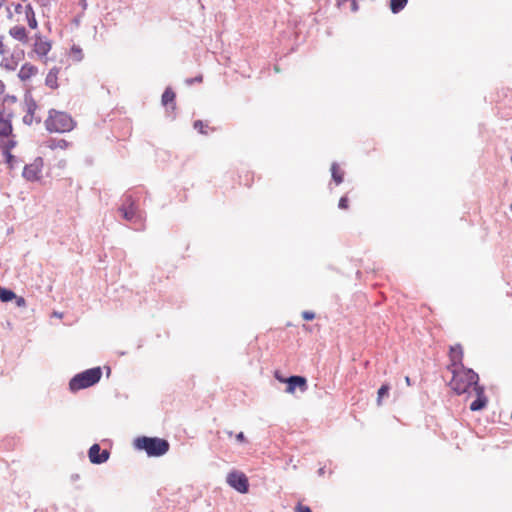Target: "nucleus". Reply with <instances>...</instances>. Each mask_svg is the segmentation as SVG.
Wrapping results in <instances>:
<instances>
[{"instance_id":"423d86ee","label":"nucleus","mask_w":512,"mask_h":512,"mask_svg":"<svg viewBox=\"0 0 512 512\" xmlns=\"http://www.w3.org/2000/svg\"><path fill=\"white\" fill-rule=\"evenodd\" d=\"M43 167L42 157H37L31 164H26L23 168L22 176L28 181H36L40 178Z\"/></svg>"},{"instance_id":"f8f14e48","label":"nucleus","mask_w":512,"mask_h":512,"mask_svg":"<svg viewBox=\"0 0 512 512\" xmlns=\"http://www.w3.org/2000/svg\"><path fill=\"white\" fill-rule=\"evenodd\" d=\"M118 211L121 213L122 217L128 222L136 223L141 219L139 209H128L126 206H120L118 208Z\"/></svg>"},{"instance_id":"603ef678","label":"nucleus","mask_w":512,"mask_h":512,"mask_svg":"<svg viewBox=\"0 0 512 512\" xmlns=\"http://www.w3.org/2000/svg\"><path fill=\"white\" fill-rule=\"evenodd\" d=\"M56 317H62V314H58L55 312Z\"/></svg>"},{"instance_id":"79ce46f5","label":"nucleus","mask_w":512,"mask_h":512,"mask_svg":"<svg viewBox=\"0 0 512 512\" xmlns=\"http://www.w3.org/2000/svg\"><path fill=\"white\" fill-rule=\"evenodd\" d=\"M22 9H23V6L20 3L15 5V12L16 13H21Z\"/></svg>"},{"instance_id":"8fccbe9b","label":"nucleus","mask_w":512,"mask_h":512,"mask_svg":"<svg viewBox=\"0 0 512 512\" xmlns=\"http://www.w3.org/2000/svg\"><path fill=\"white\" fill-rule=\"evenodd\" d=\"M38 1H39V3H40L41 5H43V6H44V5H46V4H45V0H38Z\"/></svg>"},{"instance_id":"cd10ccee","label":"nucleus","mask_w":512,"mask_h":512,"mask_svg":"<svg viewBox=\"0 0 512 512\" xmlns=\"http://www.w3.org/2000/svg\"><path fill=\"white\" fill-rule=\"evenodd\" d=\"M36 121L37 123H40L41 122V119L40 118H34V113H29V112H26V114L24 115L23 117V123L25 125H28L30 126L33 121Z\"/></svg>"},{"instance_id":"f3484780","label":"nucleus","mask_w":512,"mask_h":512,"mask_svg":"<svg viewBox=\"0 0 512 512\" xmlns=\"http://www.w3.org/2000/svg\"><path fill=\"white\" fill-rule=\"evenodd\" d=\"M175 98H176L175 92L172 90V88L167 87L162 94V98H161L162 105L167 108L171 107L174 110L176 107Z\"/></svg>"},{"instance_id":"4468645a","label":"nucleus","mask_w":512,"mask_h":512,"mask_svg":"<svg viewBox=\"0 0 512 512\" xmlns=\"http://www.w3.org/2000/svg\"><path fill=\"white\" fill-rule=\"evenodd\" d=\"M16 144L17 142L14 139H9L2 144L0 143V148L2 149L3 155L8 165H11V160H15V156L11 153V150L16 146Z\"/></svg>"},{"instance_id":"20e7f679","label":"nucleus","mask_w":512,"mask_h":512,"mask_svg":"<svg viewBox=\"0 0 512 512\" xmlns=\"http://www.w3.org/2000/svg\"><path fill=\"white\" fill-rule=\"evenodd\" d=\"M102 377L101 367H93L74 375L69 381V389L76 392L97 384Z\"/></svg>"},{"instance_id":"49530a36","label":"nucleus","mask_w":512,"mask_h":512,"mask_svg":"<svg viewBox=\"0 0 512 512\" xmlns=\"http://www.w3.org/2000/svg\"><path fill=\"white\" fill-rule=\"evenodd\" d=\"M72 49H73V51H75V53H79V54H81V53H82V51H81V49H80V48H76L75 46H73V48H72Z\"/></svg>"},{"instance_id":"2eb2a0df","label":"nucleus","mask_w":512,"mask_h":512,"mask_svg":"<svg viewBox=\"0 0 512 512\" xmlns=\"http://www.w3.org/2000/svg\"><path fill=\"white\" fill-rule=\"evenodd\" d=\"M9 35L23 44L28 42L27 31L24 26H13L9 30Z\"/></svg>"},{"instance_id":"bb28decb","label":"nucleus","mask_w":512,"mask_h":512,"mask_svg":"<svg viewBox=\"0 0 512 512\" xmlns=\"http://www.w3.org/2000/svg\"><path fill=\"white\" fill-rule=\"evenodd\" d=\"M193 127H194V129L198 130V132L203 135L208 134V131H207L208 125L205 124L202 120L194 121Z\"/></svg>"},{"instance_id":"7ed1b4c3","label":"nucleus","mask_w":512,"mask_h":512,"mask_svg":"<svg viewBox=\"0 0 512 512\" xmlns=\"http://www.w3.org/2000/svg\"><path fill=\"white\" fill-rule=\"evenodd\" d=\"M75 126V122L72 117L62 111L55 109L49 110V115L45 120L46 130L55 133H65L71 131Z\"/></svg>"},{"instance_id":"0eeeda50","label":"nucleus","mask_w":512,"mask_h":512,"mask_svg":"<svg viewBox=\"0 0 512 512\" xmlns=\"http://www.w3.org/2000/svg\"><path fill=\"white\" fill-rule=\"evenodd\" d=\"M88 457L92 464H103L109 459L110 451L107 449L102 450L100 445L95 443L89 448Z\"/></svg>"},{"instance_id":"6ab92c4d","label":"nucleus","mask_w":512,"mask_h":512,"mask_svg":"<svg viewBox=\"0 0 512 512\" xmlns=\"http://www.w3.org/2000/svg\"><path fill=\"white\" fill-rule=\"evenodd\" d=\"M25 15H26L28 26L31 29H36L38 26V22L36 20L35 12H34L31 4H27L25 6Z\"/></svg>"},{"instance_id":"dca6fc26","label":"nucleus","mask_w":512,"mask_h":512,"mask_svg":"<svg viewBox=\"0 0 512 512\" xmlns=\"http://www.w3.org/2000/svg\"><path fill=\"white\" fill-rule=\"evenodd\" d=\"M38 72V69L36 66L30 64V63H24L20 71L18 73V77L21 81H26L30 79L33 75H35Z\"/></svg>"},{"instance_id":"f704fd0d","label":"nucleus","mask_w":512,"mask_h":512,"mask_svg":"<svg viewBox=\"0 0 512 512\" xmlns=\"http://www.w3.org/2000/svg\"><path fill=\"white\" fill-rule=\"evenodd\" d=\"M274 377L281 383H285V379H287V377L282 376L278 370L275 371Z\"/></svg>"},{"instance_id":"37998d69","label":"nucleus","mask_w":512,"mask_h":512,"mask_svg":"<svg viewBox=\"0 0 512 512\" xmlns=\"http://www.w3.org/2000/svg\"><path fill=\"white\" fill-rule=\"evenodd\" d=\"M5 91V84L2 80H0V95Z\"/></svg>"},{"instance_id":"f03ea898","label":"nucleus","mask_w":512,"mask_h":512,"mask_svg":"<svg viewBox=\"0 0 512 512\" xmlns=\"http://www.w3.org/2000/svg\"><path fill=\"white\" fill-rule=\"evenodd\" d=\"M134 448L149 457H161L169 451L170 444L163 438L140 436L134 440Z\"/></svg>"},{"instance_id":"412c9836","label":"nucleus","mask_w":512,"mask_h":512,"mask_svg":"<svg viewBox=\"0 0 512 512\" xmlns=\"http://www.w3.org/2000/svg\"><path fill=\"white\" fill-rule=\"evenodd\" d=\"M14 298H17V295L15 294V292L13 290L0 286V300L3 303L10 302Z\"/></svg>"},{"instance_id":"c756f323","label":"nucleus","mask_w":512,"mask_h":512,"mask_svg":"<svg viewBox=\"0 0 512 512\" xmlns=\"http://www.w3.org/2000/svg\"><path fill=\"white\" fill-rule=\"evenodd\" d=\"M302 317L306 321H312L315 318V313L313 311H303Z\"/></svg>"},{"instance_id":"473e14b6","label":"nucleus","mask_w":512,"mask_h":512,"mask_svg":"<svg viewBox=\"0 0 512 512\" xmlns=\"http://www.w3.org/2000/svg\"><path fill=\"white\" fill-rule=\"evenodd\" d=\"M296 512H312L311 508L302 504L296 506Z\"/></svg>"},{"instance_id":"7c9ffc66","label":"nucleus","mask_w":512,"mask_h":512,"mask_svg":"<svg viewBox=\"0 0 512 512\" xmlns=\"http://www.w3.org/2000/svg\"><path fill=\"white\" fill-rule=\"evenodd\" d=\"M185 82H186L187 85H192L194 83H200V82H202V75H198V76H196L194 78H187L185 80Z\"/></svg>"},{"instance_id":"a211bd4d","label":"nucleus","mask_w":512,"mask_h":512,"mask_svg":"<svg viewBox=\"0 0 512 512\" xmlns=\"http://www.w3.org/2000/svg\"><path fill=\"white\" fill-rule=\"evenodd\" d=\"M59 71H60V68L56 67V66H54L53 68H51L49 70V72H48V74L46 75V78H45V85L46 86H48L51 89L58 88L57 79H58Z\"/></svg>"},{"instance_id":"f257e3e1","label":"nucleus","mask_w":512,"mask_h":512,"mask_svg":"<svg viewBox=\"0 0 512 512\" xmlns=\"http://www.w3.org/2000/svg\"><path fill=\"white\" fill-rule=\"evenodd\" d=\"M452 374L453 378L450 385L453 391L458 395L468 392L472 386H474V389L477 388V386H480L478 384L479 376L471 368L464 367V369L460 370L452 369Z\"/></svg>"},{"instance_id":"c9c22d12","label":"nucleus","mask_w":512,"mask_h":512,"mask_svg":"<svg viewBox=\"0 0 512 512\" xmlns=\"http://www.w3.org/2000/svg\"><path fill=\"white\" fill-rule=\"evenodd\" d=\"M351 2V10L352 12H357L359 10V5L357 0H349Z\"/></svg>"},{"instance_id":"4c0bfd02","label":"nucleus","mask_w":512,"mask_h":512,"mask_svg":"<svg viewBox=\"0 0 512 512\" xmlns=\"http://www.w3.org/2000/svg\"><path fill=\"white\" fill-rule=\"evenodd\" d=\"M1 66H2V67H4V68H5V69H7V70H14V69H15V67H16L15 65L10 64V63H7V62H5V61H2V62H1Z\"/></svg>"},{"instance_id":"ea45409f","label":"nucleus","mask_w":512,"mask_h":512,"mask_svg":"<svg viewBox=\"0 0 512 512\" xmlns=\"http://www.w3.org/2000/svg\"><path fill=\"white\" fill-rule=\"evenodd\" d=\"M5 101H10L12 103H15L17 101L16 96L14 95H6L4 98Z\"/></svg>"},{"instance_id":"de8ad7c7","label":"nucleus","mask_w":512,"mask_h":512,"mask_svg":"<svg viewBox=\"0 0 512 512\" xmlns=\"http://www.w3.org/2000/svg\"><path fill=\"white\" fill-rule=\"evenodd\" d=\"M349 0H338V5L341 6L344 3L348 2Z\"/></svg>"},{"instance_id":"9d476101","label":"nucleus","mask_w":512,"mask_h":512,"mask_svg":"<svg viewBox=\"0 0 512 512\" xmlns=\"http://www.w3.org/2000/svg\"><path fill=\"white\" fill-rule=\"evenodd\" d=\"M475 392L477 396L476 399L470 404V410L480 411L486 407L488 400L484 394L483 386H477V388H475Z\"/></svg>"},{"instance_id":"6e6552de","label":"nucleus","mask_w":512,"mask_h":512,"mask_svg":"<svg viewBox=\"0 0 512 512\" xmlns=\"http://www.w3.org/2000/svg\"><path fill=\"white\" fill-rule=\"evenodd\" d=\"M287 384L285 392L293 394L296 388H299L301 392H305L308 389L307 379L300 375H291L285 379Z\"/></svg>"},{"instance_id":"ddd939ff","label":"nucleus","mask_w":512,"mask_h":512,"mask_svg":"<svg viewBox=\"0 0 512 512\" xmlns=\"http://www.w3.org/2000/svg\"><path fill=\"white\" fill-rule=\"evenodd\" d=\"M12 114H9L7 118L3 117V113L0 112V136L9 137L12 134L13 127L11 123Z\"/></svg>"},{"instance_id":"2f4dec72","label":"nucleus","mask_w":512,"mask_h":512,"mask_svg":"<svg viewBox=\"0 0 512 512\" xmlns=\"http://www.w3.org/2000/svg\"><path fill=\"white\" fill-rule=\"evenodd\" d=\"M13 300H15V304L17 307H25L26 306V300H25V298H23L21 296H17V298H14Z\"/></svg>"},{"instance_id":"a18cd8bd","label":"nucleus","mask_w":512,"mask_h":512,"mask_svg":"<svg viewBox=\"0 0 512 512\" xmlns=\"http://www.w3.org/2000/svg\"><path fill=\"white\" fill-rule=\"evenodd\" d=\"M16 163H17V159L15 158V160H11V165H9V167L13 169L15 167Z\"/></svg>"},{"instance_id":"393cba45","label":"nucleus","mask_w":512,"mask_h":512,"mask_svg":"<svg viewBox=\"0 0 512 512\" xmlns=\"http://www.w3.org/2000/svg\"><path fill=\"white\" fill-rule=\"evenodd\" d=\"M25 102L27 105V112L35 113L38 106L36 101L33 99L32 95L29 92L25 94Z\"/></svg>"},{"instance_id":"1a4fd4ad","label":"nucleus","mask_w":512,"mask_h":512,"mask_svg":"<svg viewBox=\"0 0 512 512\" xmlns=\"http://www.w3.org/2000/svg\"><path fill=\"white\" fill-rule=\"evenodd\" d=\"M449 358L453 369H464L465 366L462 363L463 348L460 344H456L450 347Z\"/></svg>"},{"instance_id":"a19ab883","label":"nucleus","mask_w":512,"mask_h":512,"mask_svg":"<svg viewBox=\"0 0 512 512\" xmlns=\"http://www.w3.org/2000/svg\"><path fill=\"white\" fill-rule=\"evenodd\" d=\"M2 38L3 36L0 37V54L3 55L6 51H5V46L2 42Z\"/></svg>"},{"instance_id":"e433bc0d","label":"nucleus","mask_w":512,"mask_h":512,"mask_svg":"<svg viewBox=\"0 0 512 512\" xmlns=\"http://www.w3.org/2000/svg\"><path fill=\"white\" fill-rule=\"evenodd\" d=\"M84 16V13H80L78 14L77 16L74 17L73 19V23L76 25V26H79L80 23H81V20H82V17Z\"/></svg>"},{"instance_id":"5701e85b","label":"nucleus","mask_w":512,"mask_h":512,"mask_svg":"<svg viewBox=\"0 0 512 512\" xmlns=\"http://www.w3.org/2000/svg\"><path fill=\"white\" fill-rule=\"evenodd\" d=\"M120 206H126L128 209H138V205L133 195L128 193L123 195L122 204Z\"/></svg>"},{"instance_id":"c85d7f7f","label":"nucleus","mask_w":512,"mask_h":512,"mask_svg":"<svg viewBox=\"0 0 512 512\" xmlns=\"http://www.w3.org/2000/svg\"><path fill=\"white\" fill-rule=\"evenodd\" d=\"M349 200L346 196H342L339 200L338 207L340 209H347L348 208Z\"/></svg>"},{"instance_id":"9b49d317","label":"nucleus","mask_w":512,"mask_h":512,"mask_svg":"<svg viewBox=\"0 0 512 512\" xmlns=\"http://www.w3.org/2000/svg\"><path fill=\"white\" fill-rule=\"evenodd\" d=\"M36 42L34 44L35 53L40 56H46L51 50V42L48 40H42L40 34H36Z\"/></svg>"},{"instance_id":"72a5a7b5","label":"nucleus","mask_w":512,"mask_h":512,"mask_svg":"<svg viewBox=\"0 0 512 512\" xmlns=\"http://www.w3.org/2000/svg\"><path fill=\"white\" fill-rule=\"evenodd\" d=\"M235 437H236V440L238 442H240V443H246L247 442V439H246V437H245L243 432H239L238 434H236Z\"/></svg>"},{"instance_id":"b1692460","label":"nucleus","mask_w":512,"mask_h":512,"mask_svg":"<svg viewBox=\"0 0 512 512\" xmlns=\"http://www.w3.org/2000/svg\"><path fill=\"white\" fill-rule=\"evenodd\" d=\"M48 147L51 149H66L69 143L65 139H50Z\"/></svg>"},{"instance_id":"a878e982","label":"nucleus","mask_w":512,"mask_h":512,"mask_svg":"<svg viewBox=\"0 0 512 512\" xmlns=\"http://www.w3.org/2000/svg\"><path fill=\"white\" fill-rule=\"evenodd\" d=\"M389 391H390V386L388 384L381 385V387L378 389V392H377V404L378 405L382 404V399L385 396L389 395Z\"/></svg>"},{"instance_id":"09e8293b","label":"nucleus","mask_w":512,"mask_h":512,"mask_svg":"<svg viewBox=\"0 0 512 512\" xmlns=\"http://www.w3.org/2000/svg\"><path fill=\"white\" fill-rule=\"evenodd\" d=\"M405 381H406L407 385H409V386L411 385L410 377L406 376Z\"/></svg>"},{"instance_id":"aec40b11","label":"nucleus","mask_w":512,"mask_h":512,"mask_svg":"<svg viewBox=\"0 0 512 512\" xmlns=\"http://www.w3.org/2000/svg\"><path fill=\"white\" fill-rule=\"evenodd\" d=\"M331 175L332 180L337 184H341L343 182L344 173L340 171L339 165L336 162H333L331 165Z\"/></svg>"},{"instance_id":"4be33fe9","label":"nucleus","mask_w":512,"mask_h":512,"mask_svg":"<svg viewBox=\"0 0 512 512\" xmlns=\"http://www.w3.org/2000/svg\"><path fill=\"white\" fill-rule=\"evenodd\" d=\"M408 0H390L389 7L393 14H398L407 5Z\"/></svg>"},{"instance_id":"c03bdc74","label":"nucleus","mask_w":512,"mask_h":512,"mask_svg":"<svg viewBox=\"0 0 512 512\" xmlns=\"http://www.w3.org/2000/svg\"><path fill=\"white\" fill-rule=\"evenodd\" d=\"M324 473H325V468L324 467H321V468L318 469V474L320 476H322Z\"/></svg>"},{"instance_id":"58836bf2","label":"nucleus","mask_w":512,"mask_h":512,"mask_svg":"<svg viewBox=\"0 0 512 512\" xmlns=\"http://www.w3.org/2000/svg\"><path fill=\"white\" fill-rule=\"evenodd\" d=\"M78 4L82 8V13H84L88 7L87 0H79Z\"/></svg>"},{"instance_id":"39448f33","label":"nucleus","mask_w":512,"mask_h":512,"mask_svg":"<svg viewBox=\"0 0 512 512\" xmlns=\"http://www.w3.org/2000/svg\"><path fill=\"white\" fill-rule=\"evenodd\" d=\"M227 483L239 493H247L249 490L248 478L243 472L232 471L228 473Z\"/></svg>"},{"instance_id":"3c124183","label":"nucleus","mask_w":512,"mask_h":512,"mask_svg":"<svg viewBox=\"0 0 512 512\" xmlns=\"http://www.w3.org/2000/svg\"><path fill=\"white\" fill-rule=\"evenodd\" d=\"M227 434H228L229 436H232V435H233V432H232V431H228V432H227Z\"/></svg>"}]
</instances>
